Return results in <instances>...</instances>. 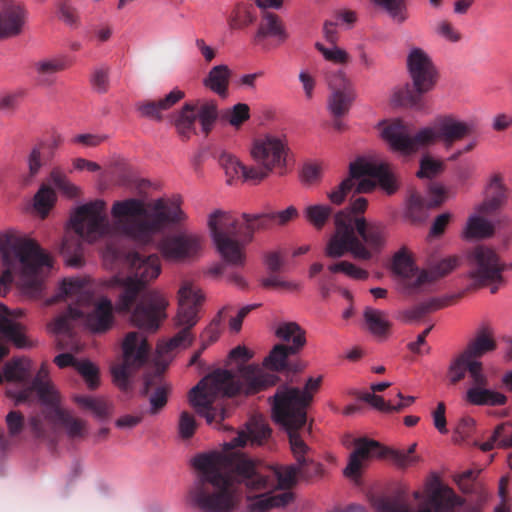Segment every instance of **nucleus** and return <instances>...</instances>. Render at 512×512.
Masks as SVG:
<instances>
[{"label":"nucleus","instance_id":"nucleus-1","mask_svg":"<svg viewBox=\"0 0 512 512\" xmlns=\"http://www.w3.org/2000/svg\"><path fill=\"white\" fill-rule=\"evenodd\" d=\"M152 210L148 215L144 202L135 198L115 201L111 209L114 218L112 225L106 213L105 201L98 199L84 204L70 218L76 236L63 239L60 253L68 266L78 268L83 264L81 239L88 242L105 240V257L118 260L122 256L117 244L120 238L126 237L138 244L148 245L153 242L155 234L167 225L179 224L186 219L176 202L157 199Z\"/></svg>","mask_w":512,"mask_h":512},{"label":"nucleus","instance_id":"nucleus-2","mask_svg":"<svg viewBox=\"0 0 512 512\" xmlns=\"http://www.w3.org/2000/svg\"><path fill=\"white\" fill-rule=\"evenodd\" d=\"M196 477L187 502L201 512H231L240 499L241 486L250 491L273 487L290 491L299 477L297 465L264 470L240 454H199L193 459Z\"/></svg>","mask_w":512,"mask_h":512},{"label":"nucleus","instance_id":"nucleus-3","mask_svg":"<svg viewBox=\"0 0 512 512\" xmlns=\"http://www.w3.org/2000/svg\"><path fill=\"white\" fill-rule=\"evenodd\" d=\"M128 275L116 277L120 291L116 310L120 313L131 312L134 326L147 332H156L167 319L169 301L159 290H146L147 284L156 279L161 272L159 257L155 254L147 257L138 252L126 255Z\"/></svg>","mask_w":512,"mask_h":512},{"label":"nucleus","instance_id":"nucleus-4","mask_svg":"<svg viewBox=\"0 0 512 512\" xmlns=\"http://www.w3.org/2000/svg\"><path fill=\"white\" fill-rule=\"evenodd\" d=\"M204 297L201 291L189 281H184L178 291V311L174 326L179 331L168 341L157 345V358L154 366L143 379L142 394L148 398L149 414H158L168 402L172 386L164 378L169 360L167 356L177 348H186L194 341L193 327L198 323V311Z\"/></svg>","mask_w":512,"mask_h":512},{"label":"nucleus","instance_id":"nucleus-5","mask_svg":"<svg viewBox=\"0 0 512 512\" xmlns=\"http://www.w3.org/2000/svg\"><path fill=\"white\" fill-rule=\"evenodd\" d=\"M239 372L236 378L229 370L214 371L190 390L189 403L208 424H215L219 429L223 427L221 423L228 415L223 397L254 395L279 381L277 375L253 364L242 366Z\"/></svg>","mask_w":512,"mask_h":512},{"label":"nucleus","instance_id":"nucleus-6","mask_svg":"<svg viewBox=\"0 0 512 512\" xmlns=\"http://www.w3.org/2000/svg\"><path fill=\"white\" fill-rule=\"evenodd\" d=\"M298 210L289 206L271 214H242L243 222L232 213L215 210L209 215L208 228L215 246L224 261L235 267L245 265V246L253 239L255 231L267 228L273 221L285 225L297 218Z\"/></svg>","mask_w":512,"mask_h":512},{"label":"nucleus","instance_id":"nucleus-7","mask_svg":"<svg viewBox=\"0 0 512 512\" xmlns=\"http://www.w3.org/2000/svg\"><path fill=\"white\" fill-rule=\"evenodd\" d=\"M70 299L72 303L68 305L66 311L55 318L50 329L55 334H63L69 338L73 335V321L85 318L87 326L97 333L108 331L114 321L113 304L107 297L98 298L93 306V310L85 315L82 308L89 306L93 302V295L88 291L85 281L80 278L64 279L55 296L47 301L51 305L61 300Z\"/></svg>","mask_w":512,"mask_h":512},{"label":"nucleus","instance_id":"nucleus-8","mask_svg":"<svg viewBox=\"0 0 512 512\" xmlns=\"http://www.w3.org/2000/svg\"><path fill=\"white\" fill-rule=\"evenodd\" d=\"M0 253L6 268L0 276V294L5 295L13 281V273H19L27 289L38 292L42 277L52 267L50 256L32 239L5 234L0 237Z\"/></svg>","mask_w":512,"mask_h":512},{"label":"nucleus","instance_id":"nucleus-9","mask_svg":"<svg viewBox=\"0 0 512 512\" xmlns=\"http://www.w3.org/2000/svg\"><path fill=\"white\" fill-rule=\"evenodd\" d=\"M476 123L462 121L454 115L438 117L432 126L425 127L412 135L411 127L400 119L386 125L382 130L383 138L391 148L405 154L442 141L446 146L464 139L476 132Z\"/></svg>","mask_w":512,"mask_h":512},{"label":"nucleus","instance_id":"nucleus-10","mask_svg":"<svg viewBox=\"0 0 512 512\" xmlns=\"http://www.w3.org/2000/svg\"><path fill=\"white\" fill-rule=\"evenodd\" d=\"M322 377H310L304 389L280 386L273 396V418L284 430L306 428L307 408L313 400V394L319 389Z\"/></svg>","mask_w":512,"mask_h":512},{"label":"nucleus","instance_id":"nucleus-11","mask_svg":"<svg viewBox=\"0 0 512 512\" xmlns=\"http://www.w3.org/2000/svg\"><path fill=\"white\" fill-rule=\"evenodd\" d=\"M407 68L412 85L406 83L397 88L393 101L401 106L422 110L425 108L424 94L431 91L437 82L436 67L424 50L413 48L407 57Z\"/></svg>","mask_w":512,"mask_h":512},{"label":"nucleus","instance_id":"nucleus-12","mask_svg":"<svg viewBox=\"0 0 512 512\" xmlns=\"http://www.w3.org/2000/svg\"><path fill=\"white\" fill-rule=\"evenodd\" d=\"M373 504L377 512H454L463 503L453 489L434 483L427 489L426 498L418 505L402 494L375 499Z\"/></svg>","mask_w":512,"mask_h":512},{"label":"nucleus","instance_id":"nucleus-13","mask_svg":"<svg viewBox=\"0 0 512 512\" xmlns=\"http://www.w3.org/2000/svg\"><path fill=\"white\" fill-rule=\"evenodd\" d=\"M275 335L287 344H277L264 359V366L275 372L297 373L305 363L296 356L306 344L305 330L296 322L279 324Z\"/></svg>","mask_w":512,"mask_h":512},{"label":"nucleus","instance_id":"nucleus-14","mask_svg":"<svg viewBox=\"0 0 512 512\" xmlns=\"http://www.w3.org/2000/svg\"><path fill=\"white\" fill-rule=\"evenodd\" d=\"M287 143L278 137L267 135L256 140L253 144L251 154L257 166L250 167V177L253 183L258 184L266 179L273 171L278 175L286 173Z\"/></svg>","mask_w":512,"mask_h":512},{"label":"nucleus","instance_id":"nucleus-15","mask_svg":"<svg viewBox=\"0 0 512 512\" xmlns=\"http://www.w3.org/2000/svg\"><path fill=\"white\" fill-rule=\"evenodd\" d=\"M364 175L377 178L381 188L388 194H393L398 189L396 179L387 163L376 164L363 158H358L354 162L350 163L349 176L327 194L331 203L341 205L346 199L348 193L354 188V180L359 179Z\"/></svg>","mask_w":512,"mask_h":512},{"label":"nucleus","instance_id":"nucleus-16","mask_svg":"<svg viewBox=\"0 0 512 512\" xmlns=\"http://www.w3.org/2000/svg\"><path fill=\"white\" fill-rule=\"evenodd\" d=\"M150 351L151 346L141 333L131 331L125 335L122 341V363L111 369L113 381L122 391L131 388L132 373L146 364Z\"/></svg>","mask_w":512,"mask_h":512},{"label":"nucleus","instance_id":"nucleus-17","mask_svg":"<svg viewBox=\"0 0 512 512\" xmlns=\"http://www.w3.org/2000/svg\"><path fill=\"white\" fill-rule=\"evenodd\" d=\"M469 277L478 286H490L492 294L496 293L504 282L502 273L506 268L496 251L485 245H477L467 255Z\"/></svg>","mask_w":512,"mask_h":512},{"label":"nucleus","instance_id":"nucleus-18","mask_svg":"<svg viewBox=\"0 0 512 512\" xmlns=\"http://www.w3.org/2000/svg\"><path fill=\"white\" fill-rule=\"evenodd\" d=\"M353 218L347 211H339L335 214V232L330 237L325 248V255L329 258H341L350 252L357 260H370L369 251L360 238L356 236L353 226Z\"/></svg>","mask_w":512,"mask_h":512},{"label":"nucleus","instance_id":"nucleus-19","mask_svg":"<svg viewBox=\"0 0 512 512\" xmlns=\"http://www.w3.org/2000/svg\"><path fill=\"white\" fill-rule=\"evenodd\" d=\"M8 397L15 399L16 405L30 402L37 396L39 402L46 407L61 401V395L49 379V371L46 363H43L36 376L29 380V385L22 389L9 388L6 391Z\"/></svg>","mask_w":512,"mask_h":512},{"label":"nucleus","instance_id":"nucleus-20","mask_svg":"<svg viewBox=\"0 0 512 512\" xmlns=\"http://www.w3.org/2000/svg\"><path fill=\"white\" fill-rule=\"evenodd\" d=\"M157 250L169 261L184 262L199 255L203 237L188 231L163 236L157 243Z\"/></svg>","mask_w":512,"mask_h":512},{"label":"nucleus","instance_id":"nucleus-21","mask_svg":"<svg viewBox=\"0 0 512 512\" xmlns=\"http://www.w3.org/2000/svg\"><path fill=\"white\" fill-rule=\"evenodd\" d=\"M327 83L331 90L328 108L334 118H341L349 112L356 98L354 85L342 70L329 75Z\"/></svg>","mask_w":512,"mask_h":512},{"label":"nucleus","instance_id":"nucleus-22","mask_svg":"<svg viewBox=\"0 0 512 512\" xmlns=\"http://www.w3.org/2000/svg\"><path fill=\"white\" fill-rule=\"evenodd\" d=\"M354 446L355 448L350 454L348 464L344 469V475L351 479L360 477L366 462L389 456V449L373 439L357 438L354 440Z\"/></svg>","mask_w":512,"mask_h":512},{"label":"nucleus","instance_id":"nucleus-23","mask_svg":"<svg viewBox=\"0 0 512 512\" xmlns=\"http://www.w3.org/2000/svg\"><path fill=\"white\" fill-rule=\"evenodd\" d=\"M24 315L22 309L11 310L4 304H0V360L8 353L6 342H12L17 348H26L29 342L22 331V326L16 319Z\"/></svg>","mask_w":512,"mask_h":512},{"label":"nucleus","instance_id":"nucleus-24","mask_svg":"<svg viewBox=\"0 0 512 512\" xmlns=\"http://www.w3.org/2000/svg\"><path fill=\"white\" fill-rule=\"evenodd\" d=\"M288 39V33L279 16L264 11L258 29L254 35V43L269 50L282 45Z\"/></svg>","mask_w":512,"mask_h":512},{"label":"nucleus","instance_id":"nucleus-25","mask_svg":"<svg viewBox=\"0 0 512 512\" xmlns=\"http://www.w3.org/2000/svg\"><path fill=\"white\" fill-rule=\"evenodd\" d=\"M304 430L305 428H293L285 431L288 434L291 451L297 461L299 478L305 481H311L322 476L323 467L320 463L308 460L305 457L309 448L301 436V432Z\"/></svg>","mask_w":512,"mask_h":512},{"label":"nucleus","instance_id":"nucleus-26","mask_svg":"<svg viewBox=\"0 0 512 512\" xmlns=\"http://www.w3.org/2000/svg\"><path fill=\"white\" fill-rule=\"evenodd\" d=\"M44 417L50 423L62 426L71 439H83L87 436V422L62 408L61 401L46 407Z\"/></svg>","mask_w":512,"mask_h":512},{"label":"nucleus","instance_id":"nucleus-27","mask_svg":"<svg viewBox=\"0 0 512 512\" xmlns=\"http://www.w3.org/2000/svg\"><path fill=\"white\" fill-rule=\"evenodd\" d=\"M271 429L262 420L252 419L246 424V431L238 432V435L231 441L224 444L223 452H216L221 455L240 454L247 457L243 453L236 451V448L244 447L248 441L252 444L261 445L268 437H270Z\"/></svg>","mask_w":512,"mask_h":512},{"label":"nucleus","instance_id":"nucleus-28","mask_svg":"<svg viewBox=\"0 0 512 512\" xmlns=\"http://www.w3.org/2000/svg\"><path fill=\"white\" fill-rule=\"evenodd\" d=\"M355 231L361 242L371 251V258L384 247L387 238V228L379 222L368 223L365 218L355 219Z\"/></svg>","mask_w":512,"mask_h":512},{"label":"nucleus","instance_id":"nucleus-29","mask_svg":"<svg viewBox=\"0 0 512 512\" xmlns=\"http://www.w3.org/2000/svg\"><path fill=\"white\" fill-rule=\"evenodd\" d=\"M25 9L19 2H8L0 6V40L15 37L22 31Z\"/></svg>","mask_w":512,"mask_h":512},{"label":"nucleus","instance_id":"nucleus-30","mask_svg":"<svg viewBox=\"0 0 512 512\" xmlns=\"http://www.w3.org/2000/svg\"><path fill=\"white\" fill-rule=\"evenodd\" d=\"M469 373L471 384H482L484 372L482 363L478 360L469 359L466 354H459L450 364L448 377L451 384L455 385Z\"/></svg>","mask_w":512,"mask_h":512},{"label":"nucleus","instance_id":"nucleus-31","mask_svg":"<svg viewBox=\"0 0 512 512\" xmlns=\"http://www.w3.org/2000/svg\"><path fill=\"white\" fill-rule=\"evenodd\" d=\"M489 381L484 374L482 384H472L466 392V401L476 406H503L507 403V397L498 391L488 388Z\"/></svg>","mask_w":512,"mask_h":512},{"label":"nucleus","instance_id":"nucleus-32","mask_svg":"<svg viewBox=\"0 0 512 512\" xmlns=\"http://www.w3.org/2000/svg\"><path fill=\"white\" fill-rule=\"evenodd\" d=\"M184 97V92L178 89L172 90L164 98L157 101L145 100L136 104V109L141 117L155 121L162 120V111L170 109Z\"/></svg>","mask_w":512,"mask_h":512},{"label":"nucleus","instance_id":"nucleus-33","mask_svg":"<svg viewBox=\"0 0 512 512\" xmlns=\"http://www.w3.org/2000/svg\"><path fill=\"white\" fill-rule=\"evenodd\" d=\"M392 271L402 278L410 288L417 289L422 286V284L416 283V278L420 274L421 270L418 269L411 254L405 247L401 248L394 254L392 260Z\"/></svg>","mask_w":512,"mask_h":512},{"label":"nucleus","instance_id":"nucleus-34","mask_svg":"<svg viewBox=\"0 0 512 512\" xmlns=\"http://www.w3.org/2000/svg\"><path fill=\"white\" fill-rule=\"evenodd\" d=\"M291 491L267 492L250 498L248 512H269L273 508H283L294 501Z\"/></svg>","mask_w":512,"mask_h":512},{"label":"nucleus","instance_id":"nucleus-35","mask_svg":"<svg viewBox=\"0 0 512 512\" xmlns=\"http://www.w3.org/2000/svg\"><path fill=\"white\" fill-rule=\"evenodd\" d=\"M32 363L26 358H15L5 364L6 382H13L20 386L19 389L29 385L32 376Z\"/></svg>","mask_w":512,"mask_h":512},{"label":"nucleus","instance_id":"nucleus-36","mask_svg":"<svg viewBox=\"0 0 512 512\" xmlns=\"http://www.w3.org/2000/svg\"><path fill=\"white\" fill-rule=\"evenodd\" d=\"M218 162L224 169L227 176V183L232 184L233 179L242 178L244 181L253 183V178L250 173V167H246L232 154L227 151H220L218 154Z\"/></svg>","mask_w":512,"mask_h":512},{"label":"nucleus","instance_id":"nucleus-37","mask_svg":"<svg viewBox=\"0 0 512 512\" xmlns=\"http://www.w3.org/2000/svg\"><path fill=\"white\" fill-rule=\"evenodd\" d=\"M459 263L460 259L457 256L444 258L434 264L430 270H421L420 274L416 278V283L424 285L445 277L452 272Z\"/></svg>","mask_w":512,"mask_h":512},{"label":"nucleus","instance_id":"nucleus-38","mask_svg":"<svg viewBox=\"0 0 512 512\" xmlns=\"http://www.w3.org/2000/svg\"><path fill=\"white\" fill-rule=\"evenodd\" d=\"M489 196L486 201L481 205L480 212L484 214H493L497 211L506 201L507 192L502 184L501 177L494 175L489 183Z\"/></svg>","mask_w":512,"mask_h":512},{"label":"nucleus","instance_id":"nucleus-39","mask_svg":"<svg viewBox=\"0 0 512 512\" xmlns=\"http://www.w3.org/2000/svg\"><path fill=\"white\" fill-rule=\"evenodd\" d=\"M231 70L227 65L214 66L204 79V85L221 97H226L228 92Z\"/></svg>","mask_w":512,"mask_h":512},{"label":"nucleus","instance_id":"nucleus-40","mask_svg":"<svg viewBox=\"0 0 512 512\" xmlns=\"http://www.w3.org/2000/svg\"><path fill=\"white\" fill-rule=\"evenodd\" d=\"M480 470L469 469L454 476L459 489L466 494H474L479 501H486L484 486L479 480Z\"/></svg>","mask_w":512,"mask_h":512},{"label":"nucleus","instance_id":"nucleus-41","mask_svg":"<svg viewBox=\"0 0 512 512\" xmlns=\"http://www.w3.org/2000/svg\"><path fill=\"white\" fill-rule=\"evenodd\" d=\"M257 19L256 7L247 2L238 3L228 17V25L233 30H241Z\"/></svg>","mask_w":512,"mask_h":512},{"label":"nucleus","instance_id":"nucleus-42","mask_svg":"<svg viewBox=\"0 0 512 512\" xmlns=\"http://www.w3.org/2000/svg\"><path fill=\"white\" fill-rule=\"evenodd\" d=\"M364 319L368 330L376 337L385 338L390 330L391 322L384 311L366 307Z\"/></svg>","mask_w":512,"mask_h":512},{"label":"nucleus","instance_id":"nucleus-43","mask_svg":"<svg viewBox=\"0 0 512 512\" xmlns=\"http://www.w3.org/2000/svg\"><path fill=\"white\" fill-rule=\"evenodd\" d=\"M67 62L64 57L47 58L34 64V69L41 85L49 86L53 83L51 75L65 70Z\"/></svg>","mask_w":512,"mask_h":512},{"label":"nucleus","instance_id":"nucleus-44","mask_svg":"<svg viewBox=\"0 0 512 512\" xmlns=\"http://www.w3.org/2000/svg\"><path fill=\"white\" fill-rule=\"evenodd\" d=\"M193 105L195 108L196 119H199L202 131L205 135H208L219 116L217 103L214 100H203L198 101Z\"/></svg>","mask_w":512,"mask_h":512},{"label":"nucleus","instance_id":"nucleus-45","mask_svg":"<svg viewBox=\"0 0 512 512\" xmlns=\"http://www.w3.org/2000/svg\"><path fill=\"white\" fill-rule=\"evenodd\" d=\"M196 113L193 103H186L180 110L176 120L175 127L182 140H188L195 134Z\"/></svg>","mask_w":512,"mask_h":512},{"label":"nucleus","instance_id":"nucleus-46","mask_svg":"<svg viewBox=\"0 0 512 512\" xmlns=\"http://www.w3.org/2000/svg\"><path fill=\"white\" fill-rule=\"evenodd\" d=\"M512 447V424L502 423L498 425L490 438L480 445V449L488 452L494 448Z\"/></svg>","mask_w":512,"mask_h":512},{"label":"nucleus","instance_id":"nucleus-47","mask_svg":"<svg viewBox=\"0 0 512 512\" xmlns=\"http://www.w3.org/2000/svg\"><path fill=\"white\" fill-rule=\"evenodd\" d=\"M73 399L80 408L93 412L100 419L109 417L112 412L111 403L104 398L76 395Z\"/></svg>","mask_w":512,"mask_h":512},{"label":"nucleus","instance_id":"nucleus-48","mask_svg":"<svg viewBox=\"0 0 512 512\" xmlns=\"http://www.w3.org/2000/svg\"><path fill=\"white\" fill-rule=\"evenodd\" d=\"M57 200L56 192L46 184H42L33 198V208L42 218H46Z\"/></svg>","mask_w":512,"mask_h":512},{"label":"nucleus","instance_id":"nucleus-49","mask_svg":"<svg viewBox=\"0 0 512 512\" xmlns=\"http://www.w3.org/2000/svg\"><path fill=\"white\" fill-rule=\"evenodd\" d=\"M495 348L496 342L492 336L486 330H482L462 353L466 354L469 359L477 360V358L482 357L489 351H493Z\"/></svg>","mask_w":512,"mask_h":512},{"label":"nucleus","instance_id":"nucleus-50","mask_svg":"<svg viewBox=\"0 0 512 512\" xmlns=\"http://www.w3.org/2000/svg\"><path fill=\"white\" fill-rule=\"evenodd\" d=\"M333 210L324 204L308 205L304 211L305 219L317 230H321L329 220Z\"/></svg>","mask_w":512,"mask_h":512},{"label":"nucleus","instance_id":"nucleus-51","mask_svg":"<svg viewBox=\"0 0 512 512\" xmlns=\"http://www.w3.org/2000/svg\"><path fill=\"white\" fill-rule=\"evenodd\" d=\"M493 233L494 227L489 221L481 217L473 216L467 223L464 231V237L467 239L487 238L492 236Z\"/></svg>","mask_w":512,"mask_h":512},{"label":"nucleus","instance_id":"nucleus-52","mask_svg":"<svg viewBox=\"0 0 512 512\" xmlns=\"http://www.w3.org/2000/svg\"><path fill=\"white\" fill-rule=\"evenodd\" d=\"M220 117L231 126L239 128L250 118V108L245 103H237L232 108L222 111Z\"/></svg>","mask_w":512,"mask_h":512},{"label":"nucleus","instance_id":"nucleus-53","mask_svg":"<svg viewBox=\"0 0 512 512\" xmlns=\"http://www.w3.org/2000/svg\"><path fill=\"white\" fill-rule=\"evenodd\" d=\"M447 305L446 301L432 298L428 301L421 302L411 309L407 310L404 314L408 321L420 320L428 313L443 308Z\"/></svg>","mask_w":512,"mask_h":512},{"label":"nucleus","instance_id":"nucleus-54","mask_svg":"<svg viewBox=\"0 0 512 512\" xmlns=\"http://www.w3.org/2000/svg\"><path fill=\"white\" fill-rule=\"evenodd\" d=\"M50 180L68 198H76L79 196V188L71 183L60 169L55 168L51 171Z\"/></svg>","mask_w":512,"mask_h":512},{"label":"nucleus","instance_id":"nucleus-55","mask_svg":"<svg viewBox=\"0 0 512 512\" xmlns=\"http://www.w3.org/2000/svg\"><path fill=\"white\" fill-rule=\"evenodd\" d=\"M79 374L84 378L88 388L95 390L99 386V371L98 368L90 361H78L75 368Z\"/></svg>","mask_w":512,"mask_h":512},{"label":"nucleus","instance_id":"nucleus-56","mask_svg":"<svg viewBox=\"0 0 512 512\" xmlns=\"http://www.w3.org/2000/svg\"><path fill=\"white\" fill-rule=\"evenodd\" d=\"M378 6L385 9L389 15L397 22L402 23L406 20V5L404 0H373Z\"/></svg>","mask_w":512,"mask_h":512},{"label":"nucleus","instance_id":"nucleus-57","mask_svg":"<svg viewBox=\"0 0 512 512\" xmlns=\"http://www.w3.org/2000/svg\"><path fill=\"white\" fill-rule=\"evenodd\" d=\"M197 429V422L195 417L187 412H181L178 421V434L183 440H188L193 437Z\"/></svg>","mask_w":512,"mask_h":512},{"label":"nucleus","instance_id":"nucleus-58","mask_svg":"<svg viewBox=\"0 0 512 512\" xmlns=\"http://www.w3.org/2000/svg\"><path fill=\"white\" fill-rule=\"evenodd\" d=\"M316 48L326 60L335 64H347L350 60L349 54L339 47L327 48L321 43H316Z\"/></svg>","mask_w":512,"mask_h":512},{"label":"nucleus","instance_id":"nucleus-59","mask_svg":"<svg viewBox=\"0 0 512 512\" xmlns=\"http://www.w3.org/2000/svg\"><path fill=\"white\" fill-rule=\"evenodd\" d=\"M443 170L442 162L431 158L430 156H424L420 161V169L417 172L419 178H433Z\"/></svg>","mask_w":512,"mask_h":512},{"label":"nucleus","instance_id":"nucleus-60","mask_svg":"<svg viewBox=\"0 0 512 512\" xmlns=\"http://www.w3.org/2000/svg\"><path fill=\"white\" fill-rule=\"evenodd\" d=\"M426 208L429 207V202L426 201L419 193L411 192L407 200L408 214L414 220H418Z\"/></svg>","mask_w":512,"mask_h":512},{"label":"nucleus","instance_id":"nucleus-61","mask_svg":"<svg viewBox=\"0 0 512 512\" xmlns=\"http://www.w3.org/2000/svg\"><path fill=\"white\" fill-rule=\"evenodd\" d=\"M91 85L98 93H105L109 88V68L100 66L94 69L91 79Z\"/></svg>","mask_w":512,"mask_h":512},{"label":"nucleus","instance_id":"nucleus-62","mask_svg":"<svg viewBox=\"0 0 512 512\" xmlns=\"http://www.w3.org/2000/svg\"><path fill=\"white\" fill-rule=\"evenodd\" d=\"M60 19L71 27H77L79 24V16L77 9L70 5L67 1H61L58 5Z\"/></svg>","mask_w":512,"mask_h":512},{"label":"nucleus","instance_id":"nucleus-63","mask_svg":"<svg viewBox=\"0 0 512 512\" xmlns=\"http://www.w3.org/2000/svg\"><path fill=\"white\" fill-rule=\"evenodd\" d=\"M416 449V443L412 444L407 451H394L389 450V456L400 467H408L416 462V457L413 456Z\"/></svg>","mask_w":512,"mask_h":512},{"label":"nucleus","instance_id":"nucleus-64","mask_svg":"<svg viewBox=\"0 0 512 512\" xmlns=\"http://www.w3.org/2000/svg\"><path fill=\"white\" fill-rule=\"evenodd\" d=\"M6 424L11 436L18 435L24 428V416L19 411H10L6 416Z\"/></svg>","mask_w":512,"mask_h":512}]
</instances>
